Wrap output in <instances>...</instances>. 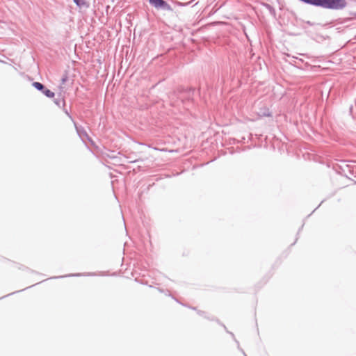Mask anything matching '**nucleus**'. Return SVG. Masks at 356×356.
<instances>
[{"label": "nucleus", "instance_id": "4468645a", "mask_svg": "<svg viewBox=\"0 0 356 356\" xmlns=\"http://www.w3.org/2000/svg\"><path fill=\"white\" fill-rule=\"evenodd\" d=\"M181 103H182L183 106L184 107V108H186V110H189L190 108L192 107L193 105V102H188V101L184 100V99H181Z\"/></svg>", "mask_w": 356, "mask_h": 356}, {"label": "nucleus", "instance_id": "1a4fd4ad", "mask_svg": "<svg viewBox=\"0 0 356 356\" xmlns=\"http://www.w3.org/2000/svg\"><path fill=\"white\" fill-rule=\"evenodd\" d=\"M297 23L303 29H307L308 27L312 26V22L309 20H304L300 19L299 20H297Z\"/></svg>", "mask_w": 356, "mask_h": 356}, {"label": "nucleus", "instance_id": "2eb2a0df", "mask_svg": "<svg viewBox=\"0 0 356 356\" xmlns=\"http://www.w3.org/2000/svg\"><path fill=\"white\" fill-rule=\"evenodd\" d=\"M81 274H80V273L69 274V275H63V276L53 277L51 279H58V278H63V277H78V276H81Z\"/></svg>", "mask_w": 356, "mask_h": 356}, {"label": "nucleus", "instance_id": "f704fd0d", "mask_svg": "<svg viewBox=\"0 0 356 356\" xmlns=\"http://www.w3.org/2000/svg\"><path fill=\"white\" fill-rule=\"evenodd\" d=\"M311 215H312V213H310V214H308L307 217H309Z\"/></svg>", "mask_w": 356, "mask_h": 356}, {"label": "nucleus", "instance_id": "a211bd4d", "mask_svg": "<svg viewBox=\"0 0 356 356\" xmlns=\"http://www.w3.org/2000/svg\"><path fill=\"white\" fill-rule=\"evenodd\" d=\"M127 159H129L128 162L130 163H136L138 161L137 159H132V157H131L130 156H126Z\"/></svg>", "mask_w": 356, "mask_h": 356}, {"label": "nucleus", "instance_id": "2f4dec72", "mask_svg": "<svg viewBox=\"0 0 356 356\" xmlns=\"http://www.w3.org/2000/svg\"><path fill=\"white\" fill-rule=\"evenodd\" d=\"M352 110H353V106H351L350 108V112L352 111Z\"/></svg>", "mask_w": 356, "mask_h": 356}, {"label": "nucleus", "instance_id": "412c9836", "mask_svg": "<svg viewBox=\"0 0 356 356\" xmlns=\"http://www.w3.org/2000/svg\"><path fill=\"white\" fill-rule=\"evenodd\" d=\"M299 1L302 3L312 5V0H299Z\"/></svg>", "mask_w": 356, "mask_h": 356}, {"label": "nucleus", "instance_id": "c9c22d12", "mask_svg": "<svg viewBox=\"0 0 356 356\" xmlns=\"http://www.w3.org/2000/svg\"><path fill=\"white\" fill-rule=\"evenodd\" d=\"M22 291H24V289H22ZM22 290L17 291V292H20Z\"/></svg>", "mask_w": 356, "mask_h": 356}, {"label": "nucleus", "instance_id": "b1692460", "mask_svg": "<svg viewBox=\"0 0 356 356\" xmlns=\"http://www.w3.org/2000/svg\"><path fill=\"white\" fill-rule=\"evenodd\" d=\"M172 298H173V299H174L177 302H178V303H179V304H181V305H184V306H186V305H184V304L181 303V302H180L177 299V298H174V297H172Z\"/></svg>", "mask_w": 356, "mask_h": 356}, {"label": "nucleus", "instance_id": "ddd939ff", "mask_svg": "<svg viewBox=\"0 0 356 356\" xmlns=\"http://www.w3.org/2000/svg\"><path fill=\"white\" fill-rule=\"evenodd\" d=\"M62 109L63 112L66 114V115L70 119V120L72 122L74 126H76V121L74 120V118L72 117V114L68 111L66 106H64L62 107Z\"/></svg>", "mask_w": 356, "mask_h": 356}, {"label": "nucleus", "instance_id": "a878e982", "mask_svg": "<svg viewBox=\"0 0 356 356\" xmlns=\"http://www.w3.org/2000/svg\"><path fill=\"white\" fill-rule=\"evenodd\" d=\"M322 202H323V201L318 204V206L316 209L312 210L313 213L316 211V209H317L319 207V206L321 204Z\"/></svg>", "mask_w": 356, "mask_h": 356}, {"label": "nucleus", "instance_id": "9d476101", "mask_svg": "<svg viewBox=\"0 0 356 356\" xmlns=\"http://www.w3.org/2000/svg\"><path fill=\"white\" fill-rule=\"evenodd\" d=\"M262 6L264 7H265L269 11L270 14L273 17H275L276 11H275V9L274 8V7L273 6H271L270 4H269L268 3H263Z\"/></svg>", "mask_w": 356, "mask_h": 356}, {"label": "nucleus", "instance_id": "0eeeda50", "mask_svg": "<svg viewBox=\"0 0 356 356\" xmlns=\"http://www.w3.org/2000/svg\"><path fill=\"white\" fill-rule=\"evenodd\" d=\"M54 102L59 108L65 106V100L61 93L58 94L57 97L54 99Z\"/></svg>", "mask_w": 356, "mask_h": 356}, {"label": "nucleus", "instance_id": "c756f323", "mask_svg": "<svg viewBox=\"0 0 356 356\" xmlns=\"http://www.w3.org/2000/svg\"><path fill=\"white\" fill-rule=\"evenodd\" d=\"M312 134H313V135H315V136H316V135L318 134H317V133H316L314 130H313V131H312Z\"/></svg>", "mask_w": 356, "mask_h": 356}, {"label": "nucleus", "instance_id": "6e6552de", "mask_svg": "<svg viewBox=\"0 0 356 356\" xmlns=\"http://www.w3.org/2000/svg\"><path fill=\"white\" fill-rule=\"evenodd\" d=\"M259 115L261 117H271L272 113L268 108L264 107L260 108Z\"/></svg>", "mask_w": 356, "mask_h": 356}, {"label": "nucleus", "instance_id": "6ab92c4d", "mask_svg": "<svg viewBox=\"0 0 356 356\" xmlns=\"http://www.w3.org/2000/svg\"><path fill=\"white\" fill-rule=\"evenodd\" d=\"M197 314L201 316H203L204 318H205V316H207V313L204 311H202V310H197Z\"/></svg>", "mask_w": 356, "mask_h": 356}, {"label": "nucleus", "instance_id": "393cba45", "mask_svg": "<svg viewBox=\"0 0 356 356\" xmlns=\"http://www.w3.org/2000/svg\"><path fill=\"white\" fill-rule=\"evenodd\" d=\"M190 309H193V310H195L197 312V309L196 307H188Z\"/></svg>", "mask_w": 356, "mask_h": 356}, {"label": "nucleus", "instance_id": "f03ea898", "mask_svg": "<svg viewBox=\"0 0 356 356\" xmlns=\"http://www.w3.org/2000/svg\"><path fill=\"white\" fill-rule=\"evenodd\" d=\"M32 86L37 90L41 92L48 98H54L55 97V93L49 89L47 88L46 86L40 82L34 81L32 83Z\"/></svg>", "mask_w": 356, "mask_h": 356}, {"label": "nucleus", "instance_id": "5701e85b", "mask_svg": "<svg viewBox=\"0 0 356 356\" xmlns=\"http://www.w3.org/2000/svg\"><path fill=\"white\" fill-rule=\"evenodd\" d=\"M238 350H239L240 351H241V353L243 354V355H244V356H247V355H246V354H245V353L244 352V350H243L242 348H241V347H240V346H239V347H238Z\"/></svg>", "mask_w": 356, "mask_h": 356}, {"label": "nucleus", "instance_id": "dca6fc26", "mask_svg": "<svg viewBox=\"0 0 356 356\" xmlns=\"http://www.w3.org/2000/svg\"><path fill=\"white\" fill-rule=\"evenodd\" d=\"M68 79V74L67 72L65 71V73L63 74L61 78V84H64Z\"/></svg>", "mask_w": 356, "mask_h": 356}, {"label": "nucleus", "instance_id": "4be33fe9", "mask_svg": "<svg viewBox=\"0 0 356 356\" xmlns=\"http://www.w3.org/2000/svg\"><path fill=\"white\" fill-rule=\"evenodd\" d=\"M189 4H190V2H188V3H180V2H179L178 3V5L179 6H188Z\"/></svg>", "mask_w": 356, "mask_h": 356}, {"label": "nucleus", "instance_id": "39448f33", "mask_svg": "<svg viewBox=\"0 0 356 356\" xmlns=\"http://www.w3.org/2000/svg\"><path fill=\"white\" fill-rule=\"evenodd\" d=\"M186 94V96L181 99L186 100L188 102H193V95L195 92V88H187L183 90Z\"/></svg>", "mask_w": 356, "mask_h": 356}, {"label": "nucleus", "instance_id": "bb28decb", "mask_svg": "<svg viewBox=\"0 0 356 356\" xmlns=\"http://www.w3.org/2000/svg\"><path fill=\"white\" fill-rule=\"evenodd\" d=\"M297 240H298V237H296V240H295V241H294V242L291 244V245H293L296 243Z\"/></svg>", "mask_w": 356, "mask_h": 356}, {"label": "nucleus", "instance_id": "423d86ee", "mask_svg": "<svg viewBox=\"0 0 356 356\" xmlns=\"http://www.w3.org/2000/svg\"><path fill=\"white\" fill-rule=\"evenodd\" d=\"M298 156H302L305 161H310L312 158V154L309 149L306 147L300 149V152L298 154Z\"/></svg>", "mask_w": 356, "mask_h": 356}, {"label": "nucleus", "instance_id": "20e7f679", "mask_svg": "<svg viewBox=\"0 0 356 356\" xmlns=\"http://www.w3.org/2000/svg\"><path fill=\"white\" fill-rule=\"evenodd\" d=\"M74 127H75L76 131L77 132V134L79 135V136L81 138V140L83 141H84L83 137H85L88 141H90L91 143V144H93V141L90 138V136H88V134H87L86 131L84 129L83 127H78L76 123V126H74Z\"/></svg>", "mask_w": 356, "mask_h": 356}, {"label": "nucleus", "instance_id": "aec40b11", "mask_svg": "<svg viewBox=\"0 0 356 356\" xmlns=\"http://www.w3.org/2000/svg\"><path fill=\"white\" fill-rule=\"evenodd\" d=\"M157 289H158V291H159V292H161V293H164V290H163V289H160V288H158ZM165 295H167V296H171V295L170 294V293H169V291H168V290H167V291H166V292H165Z\"/></svg>", "mask_w": 356, "mask_h": 356}, {"label": "nucleus", "instance_id": "7ed1b4c3", "mask_svg": "<svg viewBox=\"0 0 356 356\" xmlns=\"http://www.w3.org/2000/svg\"><path fill=\"white\" fill-rule=\"evenodd\" d=\"M149 3L158 10L172 11V8L165 0H148Z\"/></svg>", "mask_w": 356, "mask_h": 356}, {"label": "nucleus", "instance_id": "72a5a7b5", "mask_svg": "<svg viewBox=\"0 0 356 356\" xmlns=\"http://www.w3.org/2000/svg\"><path fill=\"white\" fill-rule=\"evenodd\" d=\"M311 215H312V213H310V214H308L307 217H309Z\"/></svg>", "mask_w": 356, "mask_h": 356}, {"label": "nucleus", "instance_id": "7c9ffc66", "mask_svg": "<svg viewBox=\"0 0 356 356\" xmlns=\"http://www.w3.org/2000/svg\"><path fill=\"white\" fill-rule=\"evenodd\" d=\"M95 273H88V275H94Z\"/></svg>", "mask_w": 356, "mask_h": 356}, {"label": "nucleus", "instance_id": "f8f14e48", "mask_svg": "<svg viewBox=\"0 0 356 356\" xmlns=\"http://www.w3.org/2000/svg\"><path fill=\"white\" fill-rule=\"evenodd\" d=\"M205 318H207L209 321H216L218 324L221 325L225 330H227V327L222 323H221L219 319H218L213 316H209L208 315L205 316Z\"/></svg>", "mask_w": 356, "mask_h": 356}, {"label": "nucleus", "instance_id": "9b49d317", "mask_svg": "<svg viewBox=\"0 0 356 356\" xmlns=\"http://www.w3.org/2000/svg\"><path fill=\"white\" fill-rule=\"evenodd\" d=\"M75 5L79 7H86L88 8L89 5L86 2L85 0H72Z\"/></svg>", "mask_w": 356, "mask_h": 356}, {"label": "nucleus", "instance_id": "473e14b6", "mask_svg": "<svg viewBox=\"0 0 356 356\" xmlns=\"http://www.w3.org/2000/svg\"><path fill=\"white\" fill-rule=\"evenodd\" d=\"M300 229H301V228H300V229H299V230H298V232H297V235H298V234H299V232H300Z\"/></svg>", "mask_w": 356, "mask_h": 356}, {"label": "nucleus", "instance_id": "f3484780", "mask_svg": "<svg viewBox=\"0 0 356 356\" xmlns=\"http://www.w3.org/2000/svg\"><path fill=\"white\" fill-rule=\"evenodd\" d=\"M226 331L227 333L229 334H230V337H232L234 339V341L236 342V343L237 344V346L239 347V342L235 338V336L233 332L229 331L227 329V330H225Z\"/></svg>", "mask_w": 356, "mask_h": 356}, {"label": "nucleus", "instance_id": "cd10ccee", "mask_svg": "<svg viewBox=\"0 0 356 356\" xmlns=\"http://www.w3.org/2000/svg\"><path fill=\"white\" fill-rule=\"evenodd\" d=\"M317 67L316 65H313L312 67V69H313V72L315 71V69Z\"/></svg>", "mask_w": 356, "mask_h": 356}, {"label": "nucleus", "instance_id": "f257e3e1", "mask_svg": "<svg viewBox=\"0 0 356 356\" xmlns=\"http://www.w3.org/2000/svg\"><path fill=\"white\" fill-rule=\"evenodd\" d=\"M346 5V0H313V6L330 10H342Z\"/></svg>", "mask_w": 356, "mask_h": 356}, {"label": "nucleus", "instance_id": "c85d7f7f", "mask_svg": "<svg viewBox=\"0 0 356 356\" xmlns=\"http://www.w3.org/2000/svg\"><path fill=\"white\" fill-rule=\"evenodd\" d=\"M16 293V292L10 293V294L6 295V296H9L13 295V294H14V293Z\"/></svg>", "mask_w": 356, "mask_h": 356}]
</instances>
